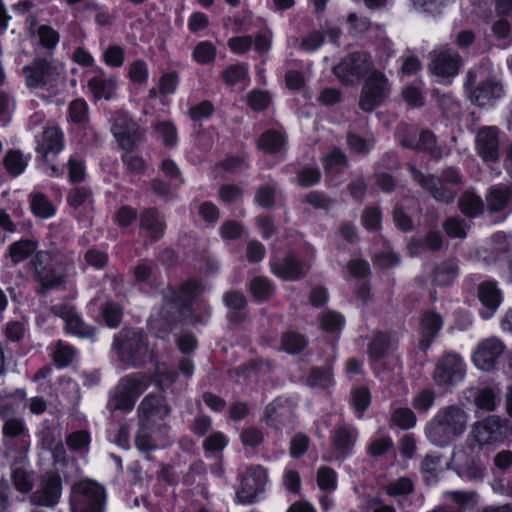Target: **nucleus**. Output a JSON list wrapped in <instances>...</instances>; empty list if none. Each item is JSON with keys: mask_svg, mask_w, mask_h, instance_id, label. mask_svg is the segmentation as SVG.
Segmentation results:
<instances>
[{"mask_svg": "<svg viewBox=\"0 0 512 512\" xmlns=\"http://www.w3.org/2000/svg\"><path fill=\"white\" fill-rule=\"evenodd\" d=\"M112 133L119 145L125 150H131L141 139V133L137 123L124 112L116 114L112 126Z\"/></svg>", "mask_w": 512, "mask_h": 512, "instance_id": "obj_19", "label": "nucleus"}, {"mask_svg": "<svg viewBox=\"0 0 512 512\" xmlns=\"http://www.w3.org/2000/svg\"><path fill=\"white\" fill-rule=\"evenodd\" d=\"M392 422L403 430L415 426L417 418L415 413L409 408H397L391 416Z\"/></svg>", "mask_w": 512, "mask_h": 512, "instance_id": "obj_42", "label": "nucleus"}, {"mask_svg": "<svg viewBox=\"0 0 512 512\" xmlns=\"http://www.w3.org/2000/svg\"><path fill=\"white\" fill-rule=\"evenodd\" d=\"M440 456L427 454L421 461L420 471L427 483L435 481L437 477Z\"/></svg>", "mask_w": 512, "mask_h": 512, "instance_id": "obj_44", "label": "nucleus"}, {"mask_svg": "<svg viewBox=\"0 0 512 512\" xmlns=\"http://www.w3.org/2000/svg\"><path fill=\"white\" fill-rule=\"evenodd\" d=\"M347 157L344 152L338 148H334L331 153L324 159V169L329 173H336L346 166Z\"/></svg>", "mask_w": 512, "mask_h": 512, "instance_id": "obj_46", "label": "nucleus"}, {"mask_svg": "<svg viewBox=\"0 0 512 512\" xmlns=\"http://www.w3.org/2000/svg\"><path fill=\"white\" fill-rule=\"evenodd\" d=\"M391 84L387 76L379 69L374 68L364 79L358 106L359 108L370 113L389 97Z\"/></svg>", "mask_w": 512, "mask_h": 512, "instance_id": "obj_8", "label": "nucleus"}, {"mask_svg": "<svg viewBox=\"0 0 512 512\" xmlns=\"http://www.w3.org/2000/svg\"><path fill=\"white\" fill-rule=\"evenodd\" d=\"M155 131L162 138L163 143L168 147H173L177 142V130L171 122H159L155 126Z\"/></svg>", "mask_w": 512, "mask_h": 512, "instance_id": "obj_51", "label": "nucleus"}, {"mask_svg": "<svg viewBox=\"0 0 512 512\" xmlns=\"http://www.w3.org/2000/svg\"><path fill=\"white\" fill-rule=\"evenodd\" d=\"M487 209L492 212H503L508 214L512 211V185H495L490 188L486 195Z\"/></svg>", "mask_w": 512, "mask_h": 512, "instance_id": "obj_25", "label": "nucleus"}, {"mask_svg": "<svg viewBox=\"0 0 512 512\" xmlns=\"http://www.w3.org/2000/svg\"><path fill=\"white\" fill-rule=\"evenodd\" d=\"M443 325L442 317L434 311H428L421 321L422 333L426 338L420 342L423 349H427L433 338L439 333Z\"/></svg>", "mask_w": 512, "mask_h": 512, "instance_id": "obj_30", "label": "nucleus"}, {"mask_svg": "<svg viewBox=\"0 0 512 512\" xmlns=\"http://www.w3.org/2000/svg\"><path fill=\"white\" fill-rule=\"evenodd\" d=\"M112 348L121 363L132 367H141L150 354L147 335L135 329H121L114 336Z\"/></svg>", "mask_w": 512, "mask_h": 512, "instance_id": "obj_5", "label": "nucleus"}, {"mask_svg": "<svg viewBox=\"0 0 512 512\" xmlns=\"http://www.w3.org/2000/svg\"><path fill=\"white\" fill-rule=\"evenodd\" d=\"M276 188L270 184L261 185L256 192V202L264 207L271 208L275 203Z\"/></svg>", "mask_w": 512, "mask_h": 512, "instance_id": "obj_56", "label": "nucleus"}, {"mask_svg": "<svg viewBox=\"0 0 512 512\" xmlns=\"http://www.w3.org/2000/svg\"><path fill=\"white\" fill-rule=\"evenodd\" d=\"M3 435L8 438H17L20 442L19 455L20 463L26 459V452L29 448V441L27 439L26 428L21 419L11 418L5 421L3 425Z\"/></svg>", "mask_w": 512, "mask_h": 512, "instance_id": "obj_28", "label": "nucleus"}, {"mask_svg": "<svg viewBox=\"0 0 512 512\" xmlns=\"http://www.w3.org/2000/svg\"><path fill=\"white\" fill-rule=\"evenodd\" d=\"M116 82L112 79L92 78L88 82V87L97 99H110L115 90Z\"/></svg>", "mask_w": 512, "mask_h": 512, "instance_id": "obj_36", "label": "nucleus"}, {"mask_svg": "<svg viewBox=\"0 0 512 512\" xmlns=\"http://www.w3.org/2000/svg\"><path fill=\"white\" fill-rule=\"evenodd\" d=\"M499 399L494 389L490 387H484L478 389L474 395V403L478 409L484 411H493Z\"/></svg>", "mask_w": 512, "mask_h": 512, "instance_id": "obj_37", "label": "nucleus"}, {"mask_svg": "<svg viewBox=\"0 0 512 512\" xmlns=\"http://www.w3.org/2000/svg\"><path fill=\"white\" fill-rule=\"evenodd\" d=\"M140 227L149 234L154 241L163 237L166 223L164 216L156 208L144 209L139 218Z\"/></svg>", "mask_w": 512, "mask_h": 512, "instance_id": "obj_26", "label": "nucleus"}, {"mask_svg": "<svg viewBox=\"0 0 512 512\" xmlns=\"http://www.w3.org/2000/svg\"><path fill=\"white\" fill-rule=\"evenodd\" d=\"M286 401L277 399L270 403L265 409V417L267 420L274 422L277 419L287 417L291 414L290 407L285 405Z\"/></svg>", "mask_w": 512, "mask_h": 512, "instance_id": "obj_54", "label": "nucleus"}, {"mask_svg": "<svg viewBox=\"0 0 512 512\" xmlns=\"http://www.w3.org/2000/svg\"><path fill=\"white\" fill-rule=\"evenodd\" d=\"M469 437L475 443L466 442L457 447L451 457V464L457 474L470 480H480L485 473L479 458L482 447L500 442L505 437L504 426L499 417L489 416L473 424Z\"/></svg>", "mask_w": 512, "mask_h": 512, "instance_id": "obj_1", "label": "nucleus"}, {"mask_svg": "<svg viewBox=\"0 0 512 512\" xmlns=\"http://www.w3.org/2000/svg\"><path fill=\"white\" fill-rule=\"evenodd\" d=\"M71 121L77 124L86 123L88 120V106L82 99H75L69 105Z\"/></svg>", "mask_w": 512, "mask_h": 512, "instance_id": "obj_52", "label": "nucleus"}, {"mask_svg": "<svg viewBox=\"0 0 512 512\" xmlns=\"http://www.w3.org/2000/svg\"><path fill=\"white\" fill-rule=\"evenodd\" d=\"M321 179V172L318 168L305 167L297 173V183L303 187H310L317 184Z\"/></svg>", "mask_w": 512, "mask_h": 512, "instance_id": "obj_58", "label": "nucleus"}, {"mask_svg": "<svg viewBox=\"0 0 512 512\" xmlns=\"http://www.w3.org/2000/svg\"><path fill=\"white\" fill-rule=\"evenodd\" d=\"M248 75V70L244 64H234L228 66L222 72V78L227 85H234L244 80Z\"/></svg>", "mask_w": 512, "mask_h": 512, "instance_id": "obj_47", "label": "nucleus"}, {"mask_svg": "<svg viewBox=\"0 0 512 512\" xmlns=\"http://www.w3.org/2000/svg\"><path fill=\"white\" fill-rule=\"evenodd\" d=\"M271 268L274 274L285 280H296L305 275L307 267L299 261L296 256L289 252L281 259H275L271 262Z\"/></svg>", "mask_w": 512, "mask_h": 512, "instance_id": "obj_24", "label": "nucleus"}, {"mask_svg": "<svg viewBox=\"0 0 512 512\" xmlns=\"http://www.w3.org/2000/svg\"><path fill=\"white\" fill-rule=\"evenodd\" d=\"M458 207L466 216L475 217L483 211L484 203L474 192L465 191L458 200Z\"/></svg>", "mask_w": 512, "mask_h": 512, "instance_id": "obj_35", "label": "nucleus"}, {"mask_svg": "<svg viewBox=\"0 0 512 512\" xmlns=\"http://www.w3.org/2000/svg\"><path fill=\"white\" fill-rule=\"evenodd\" d=\"M75 350L68 344L58 341L57 348L54 352V359L59 366H67L72 361Z\"/></svg>", "mask_w": 512, "mask_h": 512, "instance_id": "obj_63", "label": "nucleus"}, {"mask_svg": "<svg viewBox=\"0 0 512 512\" xmlns=\"http://www.w3.org/2000/svg\"><path fill=\"white\" fill-rule=\"evenodd\" d=\"M30 205L32 212L40 218H49L55 213L53 204L41 193L32 196Z\"/></svg>", "mask_w": 512, "mask_h": 512, "instance_id": "obj_39", "label": "nucleus"}, {"mask_svg": "<svg viewBox=\"0 0 512 512\" xmlns=\"http://www.w3.org/2000/svg\"><path fill=\"white\" fill-rule=\"evenodd\" d=\"M201 286L195 281H189L181 285L178 291L169 287L164 290V300L167 313L175 310L179 315L183 310H187L192 300L201 293ZM174 314V312H172Z\"/></svg>", "mask_w": 512, "mask_h": 512, "instance_id": "obj_16", "label": "nucleus"}, {"mask_svg": "<svg viewBox=\"0 0 512 512\" xmlns=\"http://www.w3.org/2000/svg\"><path fill=\"white\" fill-rule=\"evenodd\" d=\"M336 473L330 467H321L317 472V483L321 490L331 492L336 488Z\"/></svg>", "mask_w": 512, "mask_h": 512, "instance_id": "obj_49", "label": "nucleus"}, {"mask_svg": "<svg viewBox=\"0 0 512 512\" xmlns=\"http://www.w3.org/2000/svg\"><path fill=\"white\" fill-rule=\"evenodd\" d=\"M26 459L20 463L19 455L15 457L12 464V479L16 489L22 493H27L32 490L34 485L33 476L23 469V464Z\"/></svg>", "mask_w": 512, "mask_h": 512, "instance_id": "obj_32", "label": "nucleus"}, {"mask_svg": "<svg viewBox=\"0 0 512 512\" xmlns=\"http://www.w3.org/2000/svg\"><path fill=\"white\" fill-rule=\"evenodd\" d=\"M332 374L329 369L312 368L307 383L312 387H326L331 383Z\"/></svg>", "mask_w": 512, "mask_h": 512, "instance_id": "obj_57", "label": "nucleus"}, {"mask_svg": "<svg viewBox=\"0 0 512 512\" xmlns=\"http://www.w3.org/2000/svg\"><path fill=\"white\" fill-rule=\"evenodd\" d=\"M3 162L6 170L12 176L20 175L27 166V161L24 159L22 153L15 150L7 152Z\"/></svg>", "mask_w": 512, "mask_h": 512, "instance_id": "obj_40", "label": "nucleus"}, {"mask_svg": "<svg viewBox=\"0 0 512 512\" xmlns=\"http://www.w3.org/2000/svg\"><path fill=\"white\" fill-rule=\"evenodd\" d=\"M143 374H134L122 378L116 387L111 405L115 410L130 411L136 399L145 391L147 384Z\"/></svg>", "mask_w": 512, "mask_h": 512, "instance_id": "obj_11", "label": "nucleus"}, {"mask_svg": "<svg viewBox=\"0 0 512 512\" xmlns=\"http://www.w3.org/2000/svg\"><path fill=\"white\" fill-rule=\"evenodd\" d=\"M267 481L266 470L261 466L249 468L241 481L237 491V499L240 503H252L258 493L262 492Z\"/></svg>", "mask_w": 512, "mask_h": 512, "instance_id": "obj_18", "label": "nucleus"}, {"mask_svg": "<svg viewBox=\"0 0 512 512\" xmlns=\"http://www.w3.org/2000/svg\"><path fill=\"white\" fill-rule=\"evenodd\" d=\"M40 43L47 49H54L59 42V34L48 25H42L38 29Z\"/></svg>", "mask_w": 512, "mask_h": 512, "instance_id": "obj_61", "label": "nucleus"}, {"mask_svg": "<svg viewBox=\"0 0 512 512\" xmlns=\"http://www.w3.org/2000/svg\"><path fill=\"white\" fill-rule=\"evenodd\" d=\"M399 141L403 147L426 153L433 160H440L443 156L442 148L438 145L436 136L429 130L421 131L418 138L415 131L407 134L399 133Z\"/></svg>", "mask_w": 512, "mask_h": 512, "instance_id": "obj_15", "label": "nucleus"}, {"mask_svg": "<svg viewBox=\"0 0 512 512\" xmlns=\"http://www.w3.org/2000/svg\"><path fill=\"white\" fill-rule=\"evenodd\" d=\"M467 424L466 411L457 405H449L437 411L427 423L424 433L432 445L445 448L464 434Z\"/></svg>", "mask_w": 512, "mask_h": 512, "instance_id": "obj_3", "label": "nucleus"}, {"mask_svg": "<svg viewBox=\"0 0 512 512\" xmlns=\"http://www.w3.org/2000/svg\"><path fill=\"white\" fill-rule=\"evenodd\" d=\"M458 263L455 259H447L438 265L433 272L434 282L437 285H450L458 275Z\"/></svg>", "mask_w": 512, "mask_h": 512, "instance_id": "obj_33", "label": "nucleus"}, {"mask_svg": "<svg viewBox=\"0 0 512 512\" xmlns=\"http://www.w3.org/2000/svg\"><path fill=\"white\" fill-rule=\"evenodd\" d=\"M38 244L32 239H21L12 243L8 250V256L14 264L29 258L37 249Z\"/></svg>", "mask_w": 512, "mask_h": 512, "instance_id": "obj_34", "label": "nucleus"}, {"mask_svg": "<svg viewBox=\"0 0 512 512\" xmlns=\"http://www.w3.org/2000/svg\"><path fill=\"white\" fill-rule=\"evenodd\" d=\"M50 310L52 314L65 321V327L69 333L83 338H91L94 335V329L82 321L73 306L69 304H56Z\"/></svg>", "mask_w": 512, "mask_h": 512, "instance_id": "obj_21", "label": "nucleus"}, {"mask_svg": "<svg viewBox=\"0 0 512 512\" xmlns=\"http://www.w3.org/2000/svg\"><path fill=\"white\" fill-rule=\"evenodd\" d=\"M465 368L461 357L456 353H446L437 363L434 379L440 384H451L461 380Z\"/></svg>", "mask_w": 512, "mask_h": 512, "instance_id": "obj_20", "label": "nucleus"}, {"mask_svg": "<svg viewBox=\"0 0 512 512\" xmlns=\"http://www.w3.org/2000/svg\"><path fill=\"white\" fill-rule=\"evenodd\" d=\"M63 133L58 127H47L43 131L37 144V151L45 163H50L59 154L63 147Z\"/></svg>", "mask_w": 512, "mask_h": 512, "instance_id": "obj_23", "label": "nucleus"}, {"mask_svg": "<svg viewBox=\"0 0 512 512\" xmlns=\"http://www.w3.org/2000/svg\"><path fill=\"white\" fill-rule=\"evenodd\" d=\"M102 315L109 327H117L122 319V308L119 304L114 302H107L103 309Z\"/></svg>", "mask_w": 512, "mask_h": 512, "instance_id": "obj_50", "label": "nucleus"}, {"mask_svg": "<svg viewBox=\"0 0 512 512\" xmlns=\"http://www.w3.org/2000/svg\"><path fill=\"white\" fill-rule=\"evenodd\" d=\"M62 494V481L59 475L54 472H47L43 475L39 488L30 497V503L35 506L53 508Z\"/></svg>", "mask_w": 512, "mask_h": 512, "instance_id": "obj_14", "label": "nucleus"}, {"mask_svg": "<svg viewBox=\"0 0 512 512\" xmlns=\"http://www.w3.org/2000/svg\"><path fill=\"white\" fill-rule=\"evenodd\" d=\"M444 229L450 237L464 238L466 236V222L458 218L447 219Z\"/></svg>", "mask_w": 512, "mask_h": 512, "instance_id": "obj_64", "label": "nucleus"}, {"mask_svg": "<svg viewBox=\"0 0 512 512\" xmlns=\"http://www.w3.org/2000/svg\"><path fill=\"white\" fill-rule=\"evenodd\" d=\"M23 72L30 88H42L50 85L53 90L58 89L59 68L46 59L34 60L30 66L23 68Z\"/></svg>", "mask_w": 512, "mask_h": 512, "instance_id": "obj_12", "label": "nucleus"}, {"mask_svg": "<svg viewBox=\"0 0 512 512\" xmlns=\"http://www.w3.org/2000/svg\"><path fill=\"white\" fill-rule=\"evenodd\" d=\"M105 502V489L95 481L82 480L72 486V512H104Z\"/></svg>", "mask_w": 512, "mask_h": 512, "instance_id": "obj_7", "label": "nucleus"}, {"mask_svg": "<svg viewBox=\"0 0 512 512\" xmlns=\"http://www.w3.org/2000/svg\"><path fill=\"white\" fill-rule=\"evenodd\" d=\"M413 488L411 479L402 477L387 486V493L391 496L408 495L412 493Z\"/></svg>", "mask_w": 512, "mask_h": 512, "instance_id": "obj_62", "label": "nucleus"}, {"mask_svg": "<svg viewBox=\"0 0 512 512\" xmlns=\"http://www.w3.org/2000/svg\"><path fill=\"white\" fill-rule=\"evenodd\" d=\"M428 69L441 78H451L458 74L463 61L457 51L451 48H440L429 54Z\"/></svg>", "mask_w": 512, "mask_h": 512, "instance_id": "obj_13", "label": "nucleus"}, {"mask_svg": "<svg viewBox=\"0 0 512 512\" xmlns=\"http://www.w3.org/2000/svg\"><path fill=\"white\" fill-rule=\"evenodd\" d=\"M477 72L470 70L467 73L465 87L469 91V98L472 103L479 107L492 105L504 94L500 81L495 77H487L477 82Z\"/></svg>", "mask_w": 512, "mask_h": 512, "instance_id": "obj_9", "label": "nucleus"}, {"mask_svg": "<svg viewBox=\"0 0 512 512\" xmlns=\"http://www.w3.org/2000/svg\"><path fill=\"white\" fill-rule=\"evenodd\" d=\"M193 57L200 64L211 63L216 57V48L210 42H200L194 49Z\"/></svg>", "mask_w": 512, "mask_h": 512, "instance_id": "obj_48", "label": "nucleus"}, {"mask_svg": "<svg viewBox=\"0 0 512 512\" xmlns=\"http://www.w3.org/2000/svg\"><path fill=\"white\" fill-rule=\"evenodd\" d=\"M34 279L41 284L38 292L45 294L47 290L59 287L64 282V275L56 269L52 255L46 251H39L30 262Z\"/></svg>", "mask_w": 512, "mask_h": 512, "instance_id": "obj_10", "label": "nucleus"}, {"mask_svg": "<svg viewBox=\"0 0 512 512\" xmlns=\"http://www.w3.org/2000/svg\"><path fill=\"white\" fill-rule=\"evenodd\" d=\"M273 291L271 283L264 277H256L251 282V292L258 300H264Z\"/></svg>", "mask_w": 512, "mask_h": 512, "instance_id": "obj_59", "label": "nucleus"}, {"mask_svg": "<svg viewBox=\"0 0 512 512\" xmlns=\"http://www.w3.org/2000/svg\"><path fill=\"white\" fill-rule=\"evenodd\" d=\"M68 204L77 209L85 203H92L91 190L86 187H76L71 190L67 196Z\"/></svg>", "mask_w": 512, "mask_h": 512, "instance_id": "obj_53", "label": "nucleus"}, {"mask_svg": "<svg viewBox=\"0 0 512 512\" xmlns=\"http://www.w3.org/2000/svg\"><path fill=\"white\" fill-rule=\"evenodd\" d=\"M349 149L357 154L366 155L374 146V139H365L358 134L349 131L346 136Z\"/></svg>", "mask_w": 512, "mask_h": 512, "instance_id": "obj_41", "label": "nucleus"}, {"mask_svg": "<svg viewBox=\"0 0 512 512\" xmlns=\"http://www.w3.org/2000/svg\"><path fill=\"white\" fill-rule=\"evenodd\" d=\"M331 440L337 451L346 453L353 446V433L346 426H339L334 429Z\"/></svg>", "mask_w": 512, "mask_h": 512, "instance_id": "obj_38", "label": "nucleus"}, {"mask_svg": "<svg viewBox=\"0 0 512 512\" xmlns=\"http://www.w3.org/2000/svg\"><path fill=\"white\" fill-rule=\"evenodd\" d=\"M504 350L505 345L501 340L495 337L487 338L478 344L473 354V362L483 371H493Z\"/></svg>", "mask_w": 512, "mask_h": 512, "instance_id": "obj_17", "label": "nucleus"}, {"mask_svg": "<svg viewBox=\"0 0 512 512\" xmlns=\"http://www.w3.org/2000/svg\"><path fill=\"white\" fill-rule=\"evenodd\" d=\"M375 68L372 56L366 51H354L344 56L332 71L344 85L356 86Z\"/></svg>", "mask_w": 512, "mask_h": 512, "instance_id": "obj_6", "label": "nucleus"}, {"mask_svg": "<svg viewBox=\"0 0 512 512\" xmlns=\"http://www.w3.org/2000/svg\"><path fill=\"white\" fill-rule=\"evenodd\" d=\"M223 301L227 308L231 310L229 313V320L234 323L242 322L245 317V308L247 301L243 293L238 291H230L224 294Z\"/></svg>", "mask_w": 512, "mask_h": 512, "instance_id": "obj_29", "label": "nucleus"}, {"mask_svg": "<svg viewBox=\"0 0 512 512\" xmlns=\"http://www.w3.org/2000/svg\"><path fill=\"white\" fill-rule=\"evenodd\" d=\"M284 144L281 134L275 131H267L258 140V146L266 152H277Z\"/></svg>", "mask_w": 512, "mask_h": 512, "instance_id": "obj_43", "label": "nucleus"}, {"mask_svg": "<svg viewBox=\"0 0 512 512\" xmlns=\"http://www.w3.org/2000/svg\"><path fill=\"white\" fill-rule=\"evenodd\" d=\"M381 211L375 207L366 208L361 216V223L367 230H377L381 225Z\"/></svg>", "mask_w": 512, "mask_h": 512, "instance_id": "obj_60", "label": "nucleus"}, {"mask_svg": "<svg viewBox=\"0 0 512 512\" xmlns=\"http://www.w3.org/2000/svg\"><path fill=\"white\" fill-rule=\"evenodd\" d=\"M408 169L412 179L430 196L439 203H452L459 190L462 177L459 171L454 167H448L441 171L440 175H425L413 165H409Z\"/></svg>", "mask_w": 512, "mask_h": 512, "instance_id": "obj_4", "label": "nucleus"}, {"mask_svg": "<svg viewBox=\"0 0 512 512\" xmlns=\"http://www.w3.org/2000/svg\"><path fill=\"white\" fill-rule=\"evenodd\" d=\"M395 340L388 334L378 332L368 346L369 357L373 360H380L394 349Z\"/></svg>", "mask_w": 512, "mask_h": 512, "instance_id": "obj_31", "label": "nucleus"}, {"mask_svg": "<svg viewBox=\"0 0 512 512\" xmlns=\"http://www.w3.org/2000/svg\"><path fill=\"white\" fill-rule=\"evenodd\" d=\"M435 397L432 389H423L415 395L412 405L418 411L426 412L433 406Z\"/></svg>", "mask_w": 512, "mask_h": 512, "instance_id": "obj_55", "label": "nucleus"}, {"mask_svg": "<svg viewBox=\"0 0 512 512\" xmlns=\"http://www.w3.org/2000/svg\"><path fill=\"white\" fill-rule=\"evenodd\" d=\"M478 298L487 309L482 312V317L489 318L497 310L501 303V291L497 288L496 283L485 281L479 285Z\"/></svg>", "mask_w": 512, "mask_h": 512, "instance_id": "obj_27", "label": "nucleus"}, {"mask_svg": "<svg viewBox=\"0 0 512 512\" xmlns=\"http://www.w3.org/2000/svg\"><path fill=\"white\" fill-rule=\"evenodd\" d=\"M476 149L485 162H495L499 158V139L496 127H482L476 135Z\"/></svg>", "mask_w": 512, "mask_h": 512, "instance_id": "obj_22", "label": "nucleus"}, {"mask_svg": "<svg viewBox=\"0 0 512 512\" xmlns=\"http://www.w3.org/2000/svg\"><path fill=\"white\" fill-rule=\"evenodd\" d=\"M307 345V341L301 334L289 332L282 337V347L290 354L301 352Z\"/></svg>", "mask_w": 512, "mask_h": 512, "instance_id": "obj_45", "label": "nucleus"}, {"mask_svg": "<svg viewBox=\"0 0 512 512\" xmlns=\"http://www.w3.org/2000/svg\"><path fill=\"white\" fill-rule=\"evenodd\" d=\"M139 429L135 445L141 452H149L158 447V441L166 437L169 426L164 419L171 413V407L164 397L148 394L140 402L138 409Z\"/></svg>", "mask_w": 512, "mask_h": 512, "instance_id": "obj_2", "label": "nucleus"}]
</instances>
